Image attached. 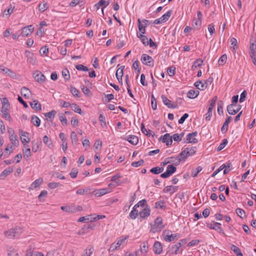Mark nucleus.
<instances>
[{"label":"nucleus","instance_id":"1","mask_svg":"<svg viewBox=\"0 0 256 256\" xmlns=\"http://www.w3.org/2000/svg\"><path fill=\"white\" fill-rule=\"evenodd\" d=\"M22 232V230L20 227H16L5 231L4 234L6 238L12 239L19 237Z\"/></svg>","mask_w":256,"mask_h":256},{"label":"nucleus","instance_id":"2","mask_svg":"<svg viewBox=\"0 0 256 256\" xmlns=\"http://www.w3.org/2000/svg\"><path fill=\"white\" fill-rule=\"evenodd\" d=\"M164 228L163 224V220L162 217L158 216L154 222V224L151 225L150 231L154 233L157 232H160Z\"/></svg>","mask_w":256,"mask_h":256},{"label":"nucleus","instance_id":"3","mask_svg":"<svg viewBox=\"0 0 256 256\" xmlns=\"http://www.w3.org/2000/svg\"><path fill=\"white\" fill-rule=\"evenodd\" d=\"M181 162V159L180 158V156L176 157H169L166 158L164 162H161V166H165L166 164L170 163H173L175 166H178L180 164Z\"/></svg>","mask_w":256,"mask_h":256},{"label":"nucleus","instance_id":"4","mask_svg":"<svg viewBox=\"0 0 256 256\" xmlns=\"http://www.w3.org/2000/svg\"><path fill=\"white\" fill-rule=\"evenodd\" d=\"M141 61L143 64L150 67L154 66V60L153 58L147 54H142L141 57Z\"/></svg>","mask_w":256,"mask_h":256},{"label":"nucleus","instance_id":"5","mask_svg":"<svg viewBox=\"0 0 256 256\" xmlns=\"http://www.w3.org/2000/svg\"><path fill=\"white\" fill-rule=\"evenodd\" d=\"M172 13V10H169L160 18L155 20L154 22V23L156 24H159L166 22L170 18Z\"/></svg>","mask_w":256,"mask_h":256},{"label":"nucleus","instance_id":"6","mask_svg":"<svg viewBox=\"0 0 256 256\" xmlns=\"http://www.w3.org/2000/svg\"><path fill=\"white\" fill-rule=\"evenodd\" d=\"M176 170V168L173 165H168L166 171L160 174V177L162 178H168L172 176Z\"/></svg>","mask_w":256,"mask_h":256},{"label":"nucleus","instance_id":"7","mask_svg":"<svg viewBox=\"0 0 256 256\" xmlns=\"http://www.w3.org/2000/svg\"><path fill=\"white\" fill-rule=\"evenodd\" d=\"M242 108L240 104L234 105L233 104H230L227 106V111L230 114L234 115L238 113Z\"/></svg>","mask_w":256,"mask_h":256},{"label":"nucleus","instance_id":"8","mask_svg":"<svg viewBox=\"0 0 256 256\" xmlns=\"http://www.w3.org/2000/svg\"><path fill=\"white\" fill-rule=\"evenodd\" d=\"M161 98L164 105L170 108H178V104L172 102L171 100H168L165 95H162Z\"/></svg>","mask_w":256,"mask_h":256},{"label":"nucleus","instance_id":"9","mask_svg":"<svg viewBox=\"0 0 256 256\" xmlns=\"http://www.w3.org/2000/svg\"><path fill=\"white\" fill-rule=\"evenodd\" d=\"M35 80L40 84H42L46 80L44 75L38 70H36L33 74Z\"/></svg>","mask_w":256,"mask_h":256},{"label":"nucleus","instance_id":"10","mask_svg":"<svg viewBox=\"0 0 256 256\" xmlns=\"http://www.w3.org/2000/svg\"><path fill=\"white\" fill-rule=\"evenodd\" d=\"M182 244L181 242H177L176 244L172 245L170 248V250L172 252L173 254H178L182 252V248H181Z\"/></svg>","mask_w":256,"mask_h":256},{"label":"nucleus","instance_id":"11","mask_svg":"<svg viewBox=\"0 0 256 256\" xmlns=\"http://www.w3.org/2000/svg\"><path fill=\"white\" fill-rule=\"evenodd\" d=\"M198 134L197 132H194L190 133L186 136V141L187 143L196 144L198 140L196 138H194Z\"/></svg>","mask_w":256,"mask_h":256},{"label":"nucleus","instance_id":"12","mask_svg":"<svg viewBox=\"0 0 256 256\" xmlns=\"http://www.w3.org/2000/svg\"><path fill=\"white\" fill-rule=\"evenodd\" d=\"M160 140L163 143H166L167 146L171 145L172 143V137L170 136V134L167 133L162 136L160 138Z\"/></svg>","mask_w":256,"mask_h":256},{"label":"nucleus","instance_id":"13","mask_svg":"<svg viewBox=\"0 0 256 256\" xmlns=\"http://www.w3.org/2000/svg\"><path fill=\"white\" fill-rule=\"evenodd\" d=\"M127 239L126 237H125L122 239L118 240L116 243H113L110 246L109 251L113 252L116 250L118 247H120L123 242Z\"/></svg>","mask_w":256,"mask_h":256},{"label":"nucleus","instance_id":"14","mask_svg":"<svg viewBox=\"0 0 256 256\" xmlns=\"http://www.w3.org/2000/svg\"><path fill=\"white\" fill-rule=\"evenodd\" d=\"M153 250L155 254H160L162 251V244L158 241L155 242L154 244Z\"/></svg>","mask_w":256,"mask_h":256},{"label":"nucleus","instance_id":"15","mask_svg":"<svg viewBox=\"0 0 256 256\" xmlns=\"http://www.w3.org/2000/svg\"><path fill=\"white\" fill-rule=\"evenodd\" d=\"M124 140L128 141L131 144L133 145H136L138 142V136L134 135H129L126 136Z\"/></svg>","mask_w":256,"mask_h":256},{"label":"nucleus","instance_id":"16","mask_svg":"<svg viewBox=\"0 0 256 256\" xmlns=\"http://www.w3.org/2000/svg\"><path fill=\"white\" fill-rule=\"evenodd\" d=\"M25 53L28 61L32 65H34L36 63V58L34 57V54L28 50H26Z\"/></svg>","mask_w":256,"mask_h":256},{"label":"nucleus","instance_id":"17","mask_svg":"<svg viewBox=\"0 0 256 256\" xmlns=\"http://www.w3.org/2000/svg\"><path fill=\"white\" fill-rule=\"evenodd\" d=\"M150 207L148 206H146V208L142 209V211H140L139 214L142 218H146L150 215Z\"/></svg>","mask_w":256,"mask_h":256},{"label":"nucleus","instance_id":"18","mask_svg":"<svg viewBox=\"0 0 256 256\" xmlns=\"http://www.w3.org/2000/svg\"><path fill=\"white\" fill-rule=\"evenodd\" d=\"M180 238V235L178 234H170V235H166L164 238V240L167 242H170L176 240Z\"/></svg>","mask_w":256,"mask_h":256},{"label":"nucleus","instance_id":"19","mask_svg":"<svg viewBox=\"0 0 256 256\" xmlns=\"http://www.w3.org/2000/svg\"><path fill=\"white\" fill-rule=\"evenodd\" d=\"M32 108L36 111H40L42 110L41 104L37 100H34L30 103Z\"/></svg>","mask_w":256,"mask_h":256},{"label":"nucleus","instance_id":"20","mask_svg":"<svg viewBox=\"0 0 256 256\" xmlns=\"http://www.w3.org/2000/svg\"><path fill=\"white\" fill-rule=\"evenodd\" d=\"M20 94L25 98H28L32 92L28 88L24 86L21 88Z\"/></svg>","mask_w":256,"mask_h":256},{"label":"nucleus","instance_id":"21","mask_svg":"<svg viewBox=\"0 0 256 256\" xmlns=\"http://www.w3.org/2000/svg\"><path fill=\"white\" fill-rule=\"evenodd\" d=\"M231 120L232 117L230 116H228V118H226L225 122L223 124V126L221 128V131L222 134H225L227 132L228 127V124Z\"/></svg>","mask_w":256,"mask_h":256},{"label":"nucleus","instance_id":"22","mask_svg":"<svg viewBox=\"0 0 256 256\" xmlns=\"http://www.w3.org/2000/svg\"><path fill=\"white\" fill-rule=\"evenodd\" d=\"M178 190V186H166L164 189V192H170V194H172L176 192Z\"/></svg>","mask_w":256,"mask_h":256},{"label":"nucleus","instance_id":"23","mask_svg":"<svg viewBox=\"0 0 256 256\" xmlns=\"http://www.w3.org/2000/svg\"><path fill=\"white\" fill-rule=\"evenodd\" d=\"M108 192V188H102L93 192V193L96 197L103 196Z\"/></svg>","mask_w":256,"mask_h":256},{"label":"nucleus","instance_id":"24","mask_svg":"<svg viewBox=\"0 0 256 256\" xmlns=\"http://www.w3.org/2000/svg\"><path fill=\"white\" fill-rule=\"evenodd\" d=\"M43 182V179L41 178L35 180L30 186V188L33 189L38 187Z\"/></svg>","mask_w":256,"mask_h":256},{"label":"nucleus","instance_id":"25","mask_svg":"<svg viewBox=\"0 0 256 256\" xmlns=\"http://www.w3.org/2000/svg\"><path fill=\"white\" fill-rule=\"evenodd\" d=\"M199 93L198 90H190L188 92L187 96L190 98H194L198 96Z\"/></svg>","mask_w":256,"mask_h":256},{"label":"nucleus","instance_id":"26","mask_svg":"<svg viewBox=\"0 0 256 256\" xmlns=\"http://www.w3.org/2000/svg\"><path fill=\"white\" fill-rule=\"evenodd\" d=\"M32 151L34 152H36L40 148L42 145V141L40 140L36 142H34V141L32 142Z\"/></svg>","mask_w":256,"mask_h":256},{"label":"nucleus","instance_id":"27","mask_svg":"<svg viewBox=\"0 0 256 256\" xmlns=\"http://www.w3.org/2000/svg\"><path fill=\"white\" fill-rule=\"evenodd\" d=\"M2 109L8 110L10 107L8 100L6 98H3L2 101Z\"/></svg>","mask_w":256,"mask_h":256},{"label":"nucleus","instance_id":"28","mask_svg":"<svg viewBox=\"0 0 256 256\" xmlns=\"http://www.w3.org/2000/svg\"><path fill=\"white\" fill-rule=\"evenodd\" d=\"M0 70L10 77L13 78L16 76V74L7 68H0Z\"/></svg>","mask_w":256,"mask_h":256},{"label":"nucleus","instance_id":"29","mask_svg":"<svg viewBox=\"0 0 256 256\" xmlns=\"http://www.w3.org/2000/svg\"><path fill=\"white\" fill-rule=\"evenodd\" d=\"M61 209L66 212H76L74 210V206H66L61 207Z\"/></svg>","mask_w":256,"mask_h":256},{"label":"nucleus","instance_id":"30","mask_svg":"<svg viewBox=\"0 0 256 256\" xmlns=\"http://www.w3.org/2000/svg\"><path fill=\"white\" fill-rule=\"evenodd\" d=\"M214 230L217 231L220 234H222L224 235H225L224 232L221 227V224L219 222H214Z\"/></svg>","mask_w":256,"mask_h":256},{"label":"nucleus","instance_id":"31","mask_svg":"<svg viewBox=\"0 0 256 256\" xmlns=\"http://www.w3.org/2000/svg\"><path fill=\"white\" fill-rule=\"evenodd\" d=\"M31 122L35 126L38 127V126H39L40 125V120L37 116L33 115L31 117Z\"/></svg>","mask_w":256,"mask_h":256},{"label":"nucleus","instance_id":"32","mask_svg":"<svg viewBox=\"0 0 256 256\" xmlns=\"http://www.w3.org/2000/svg\"><path fill=\"white\" fill-rule=\"evenodd\" d=\"M194 85L198 88L202 90H204L207 88V85H205V84L202 83L200 80L196 82Z\"/></svg>","mask_w":256,"mask_h":256},{"label":"nucleus","instance_id":"33","mask_svg":"<svg viewBox=\"0 0 256 256\" xmlns=\"http://www.w3.org/2000/svg\"><path fill=\"white\" fill-rule=\"evenodd\" d=\"M14 170L12 168L8 167V168L4 170L0 174V177L2 178L3 176L5 177L12 172Z\"/></svg>","mask_w":256,"mask_h":256},{"label":"nucleus","instance_id":"34","mask_svg":"<svg viewBox=\"0 0 256 256\" xmlns=\"http://www.w3.org/2000/svg\"><path fill=\"white\" fill-rule=\"evenodd\" d=\"M72 139V142L73 144L77 145L79 144L78 142V138L76 133L74 132H72L70 134Z\"/></svg>","mask_w":256,"mask_h":256},{"label":"nucleus","instance_id":"35","mask_svg":"<svg viewBox=\"0 0 256 256\" xmlns=\"http://www.w3.org/2000/svg\"><path fill=\"white\" fill-rule=\"evenodd\" d=\"M56 114V110H52L44 114V115L45 117L46 118V119L48 120V118H49L50 120L53 119L54 118Z\"/></svg>","mask_w":256,"mask_h":256},{"label":"nucleus","instance_id":"36","mask_svg":"<svg viewBox=\"0 0 256 256\" xmlns=\"http://www.w3.org/2000/svg\"><path fill=\"white\" fill-rule=\"evenodd\" d=\"M231 250L234 252L236 256H243L238 246L232 244L231 246Z\"/></svg>","mask_w":256,"mask_h":256},{"label":"nucleus","instance_id":"37","mask_svg":"<svg viewBox=\"0 0 256 256\" xmlns=\"http://www.w3.org/2000/svg\"><path fill=\"white\" fill-rule=\"evenodd\" d=\"M188 148H185L184 150H182L180 153L179 154L180 158L182 160L184 161L189 156H187L188 154H187Z\"/></svg>","mask_w":256,"mask_h":256},{"label":"nucleus","instance_id":"38","mask_svg":"<svg viewBox=\"0 0 256 256\" xmlns=\"http://www.w3.org/2000/svg\"><path fill=\"white\" fill-rule=\"evenodd\" d=\"M72 109L74 111V112L79 114H82V112L81 110V108L76 104H72L71 105Z\"/></svg>","mask_w":256,"mask_h":256},{"label":"nucleus","instance_id":"39","mask_svg":"<svg viewBox=\"0 0 256 256\" xmlns=\"http://www.w3.org/2000/svg\"><path fill=\"white\" fill-rule=\"evenodd\" d=\"M156 208L164 209L166 208L165 202L164 200L156 202L155 204Z\"/></svg>","mask_w":256,"mask_h":256},{"label":"nucleus","instance_id":"40","mask_svg":"<svg viewBox=\"0 0 256 256\" xmlns=\"http://www.w3.org/2000/svg\"><path fill=\"white\" fill-rule=\"evenodd\" d=\"M124 66H122L120 68H119L116 72V78L122 77L124 75Z\"/></svg>","mask_w":256,"mask_h":256},{"label":"nucleus","instance_id":"41","mask_svg":"<svg viewBox=\"0 0 256 256\" xmlns=\"http://www.w3.org/2000/svg\"><path fill=\"white\" fill-rule=\"evenodd\" d=\"M138 210L133 209L130 213L129 216L131 219L134 220L138 214Z\"/></svg>","mask_w":256,"mask_h":256},{"label":"nucleus","instance_id":"42","mask_svg":"<svg viewBox=\"0 0 256 256\" xmlns=\"http://www.w3.org/2000/svg\"><path fill=\"white\" fill-rule=\"evenodd\" d=\"M18 137L16 135H12L10 136V140L12 144L14 146H17L18 144V140L17 139Z\"/></svg>","mask_w":256,"mask_h":256},{"label":"nucleus","instance_id":"43","mask_svg":"<svg viewBox=\"0 0 256 256\" xmlns=\"http://www.w3.org/2000/svg\"><path fill=\"white\" fill-rule=\"evenodd\" d=\"M62 75L64 80L66 81L70 80V74L69 71L67 68H65L62 71Z\"/></svg>","mask_w":256,"mask_h":256},{"label":"nucleus","instance_id":"44","mask_svg":"<svg viewBox=\"0 0 256 256\" xmlns=\"http://www.w3.org/2000/svg\"><path fill=\"white\" fill-rule=\"evenodd\" d=\"M8 110H2L1 112L2 113L3 117L5 118L9 122H10L12 120V118L10 114L8 112Z\"/></svg>","mask_w":256,"mask_h":256},{"label":"nucleus","instance_id":"45","mask_svg":"<svg viewBox=\"0 0 256 256\" xmlns=\"http://www.w3.org/2000/svg\"><path fill=\"white\" fill-rule=\"evenodd\" d=\"M228 141L226 138H224L222 140V142L219 145V146L218 147L216 150L218 152H220L221 150H222L228 144Z\"/></svg>","mask_w":256,"mask_h":256},{"label":"nucleus","instance_id":"46","mask_svg":"<svg viewBox=\"0 0 256 256\" xmlns=\"http://www.w3.org/2000/svg\"><path fill=\"white\" fill-rule=\"evenodd\" d=\"M202 168L200 166L197 167L195 169H193L192 171V176L193 177H196L198 174L202 170Z\"/></svg>","mask_w":256,"mask_h":256},{"label":"nucleus","instance_id":"47","mask_svg":"<svg viewBox=\"0 0 256 256\" xmlns=\"http://www.w3.org/2000/svg\"><path fill=\"white\" fill-rule=\"evenodd\" d=\"M236 212L238 216L241 218H244L246 216L245 212L241 208H236Z\"/></svg>","mask_w":256,"mask_h":256},{"label":"nucleus","instance_id":"48","mask_svg":"<svg viewBox=\"0 0 256 256\" xmlns=\"http://www.w3.org/2000/svg\"><path fill=\"white\" fill-rule=\"evenodd\" d=\"M227 60V56L226 54L222 55L218 60V64L222 66L226 63Z\"/></svg>","mask_w":256,"mask_h":256},{"label":"nucleus","instance_id":"49","mask_svg":"<svg viewBox=\"0 0 256 256\" xmlns=\"http://www.w3.org/2000/svg\"><path fill=\"white\" fill-rule=\"evenodd\" d=\"M70 92L74 96L77 97V98L80 97V96L79 95L80 92L76 88L71 86L70 87Z\"/></svg>","mask_w":256,"mask_h":256},{"label":"nucleus","instance_id":"50","mask_svg":"<svg viewBox=\"0 0 256 256\" xmlns=\"http://www.w3.org/2000/svg\"><path fill=\"white\" fill-rule=\"evenodd\" d=\"M188 150H187V154H188L187 156H193L196 152V146H192L190 148H187Z\"/></svg>","mask_w":256,"mask_h":256},{"label":"nucleus","instance_id":"51","mask_svg":"<svg viewBox=\"0 0 256 256\" xmlns=\"http://www.w3.org/2000/svg\"><path fill=\"white\" fill-rule=\"evenodd\" d=\"M30 34H31L30 31V30H28V28H27L26 26L22 28L21 34L23 36H27Z\"/></svg>","mask_w":256,"mask_h":256},{"label":"nucleus","instance_id":"52","mask_svg":"<svg viewBox=\"0 0 256 256\" xmlns=\"http://www.w3.org/2000/svg\"><path fill=\"white\" fill-rule=\"evenodd\" d=\"M48 8V6L46 3H44V4H40L38 6V10L42 12H44Z\"/></svg>","mask_w":256,"mask_h":256},{"label":"nucleus","instance_id":"53","mask_svg":"<svg viewBox=\"0 0 256 256\" xmlns=\"http://www.w3.org/2000/svg\"><path fill=\"white\" fill-rule=\"evenodd\" d=\"M225 166L224 170V174L228 173L231 170L232 166L230 162H228L226 163V164H225Z\"/></svg>","mask_w":256,"mask_h":256},{"label":"nucleus","instance_id":"54","mask_svg":"<svg viewBox=\"0 0 256 256\" xmlns=\"http://www.w3.org/2000/svg\"><path fill=\"white\" fill-rule=\"evenodd\" d=\"M24 156L25 158H28L31 156L30 149L28 146L26 149L24 150H23Z\"/></svg>","mask_w":256,"mask_h":256},{"label":"nucleus","instance_id":"55","mask_svg":"<svg viewBox=\"0 0 256 256\" xmlns=\"http://www.w3.org/2000/svg\"><path fill=\"white\" fill-rule=\"evenodd\" d=\"M48 52V48L47 46H44L40 48V53L42 56L46 55Z\"/></svg>","mask_w":256,"mask_h":256},{"label":"nucleus","instance_id":"56","mask_svg":"<svg viewBox=\"0 0 256 256\" xmlns=\"http://www.w3.org/2000/svg\"><path fill=\"white\" fill-rule=\"evenodd\" d=\"M176 68L174 66H170L168 68L167 72L170 76H172L175 74Z\"/></svg>","mask_w":256,"mask_h":256},{"label":"nucleus","instance_id":"57","mask_svg":"<svg viewBox=\"0 0 256 256\" xmlns=\"http://www.w3.org/2000/svg\"><path fill=\"white\" fill-rule=\"evenodd\" d=\"M94 251V248L93 247H90L88 250H86L84 254L82 255V256H90V255L92 254Z\"/></svg>","mask_w":256,"mask_h":256},{"label":"nucleus","instance_id":"58","mask_svg":"<svg viewBox=\"0 0 256 256\" xmlns=\"http://www.w3.org/2000/svg\"><path fill=\"white\" fill-rule=\"evenodd\" d=\"M60 120L63 126L67 124V120L64 114H61L60 115Z\"/></svg>","mask_w":256,"mask_h":256},{"label":"nucleus","instance_id":"59","mask_svg":"<svg viewBox=\"0 0 256 256\" xmlns=\"http://www.w3.org/2000/svg\"><path fill=\"white\" fill-rule=\"evenodd\" d=\"M230 42H231V44L234 46H233V50H234L233 52H236V50L237 48L238 42H237L236 39V38H231V39H230Z\"/></svg>","mask_w":256,"mask_h":256},{"label":"nucleus","instance_id":"60","mask_svg":"<svg viewBox=\"0 0 256 256\" xmlns=\"http://www.w3.org/2000/svg\"><path fill=\"white\" fill-rule=\"evenodd\" d=\"M138 29L140 33L144 34L146 32L145 26H144L142 24H141L140 20V19L138 20Z\"/></svg>","mask_w":256,"mask_h":256},{"label":"nucleus","instance_id":"61","mask_svg":"<svg viewBox=\"0 0 256 256\" xmlns=\"http://www.w3.org/2000/svg\"><path fill=\"white\" fill-rule=\"evenodd\" d=\"M212 110L208 108V112L206 114L205 119L206 121H209L212 116Z\"/></svg>","mask_w":256,"mask_h":256},{"label":"nucleus","instance_id":"62","mask_svg":"<svg viewBox=\"0 0 256 256\" xmlns=\"http://www.w3.org/2000/svg\"><path fill=\"white\" fill-rule=\"evenodd\" d=\"M151 104L152 108L154 110H156V98L154 97L153 95H152L151 98Z\"/></svg>","mask_w":256,"mask_h":256},{"label":"nucleus","instance_id":"63","mask_svg":"<svg viewBox=\"0 0 256 256\" xmlns=\"http://www.w3.org/2000/svg\"><path fill=\"white\" fill-rule=\"evenodd\" d=\"M82 90L84 94L86 96L92 95L90 90L84 86H82Z\"/></svg>","mask_w":256,"mask_h":256},{"label":"nucleus","instance_id":"64","mask_svg":"<svg viewBox=\"0 0 256 256\" xmlns=\"http://www.w3.org/2000/svg\"><path fill=\"white\" fill-rule=\"evenodd\" d=\"M76 68L78 70H82L84 72L88 71V68L86 66L82 64H78L76 66Z\"/></svg>","mask_w":256,"mask_h":256}]
</instances>
